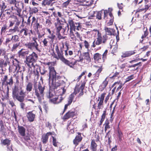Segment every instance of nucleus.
Segmentation results:
<instances>
[{"mask_svg":"<svg viewBox=\"0 0 151 151\" xmlns=\"http://www.w3.org/2000/svg\"><path fill=\"white\" fill-rule=\"evenodd\" d=\"M61 45H62L59 48L58 45L55 46V50L57 54L54 51L52 54V56L57 60H60L65 65L70 68H74L77 65V60L72 57L68 59L65 58L63 55L64 48V43L62 42Z\"/></svg>","mask_w":151,"mask_h":151,"instance_id":"nucleus-1","label":"nucleus"},{"mask_svg":"<svg viewBox=\"0 0 151 151\" xmlns=\"http://www.w3.org/2000/svg\"><path fill=\"white\" fill-rule=\"evenodd\" d=\"M52 62H49L47 64L49 66V81L50 83L51 82L52 88L54 89H56L57 88L63 84L65 82L61 80L60 76H58L56 77L57 73L53 66L50 65L52 64Z\"/></svg>","mask_w":151,"mask_h":151,"instance_id":"nucleus-2","label":"nucleus"},{"mask_svg":"<svg viewBox=\"0 0 151 151\" xmlns=\"http://www.w3.org/2000/svg\"><path fill=\"white\" fill-rule=\"evenodd\" d=\"M26 92L24 91L22 88L19 91L18 86H15L12 88V97L14 99H17L21 102L20 105L21 108L24 110L25 106V104L23 102L24 98L26 96Z\"/></svg>","mask_w":151,"mask_h":151,"instance_id":"nucleus-3","label":"nucleus"},{"mask_svg":"<svg viewBox=\"0 0 151 151\" xmlns=\"http://www.w3.org/2000/svg\"><path fill=\"white\" fill-rule=\"evenodd\" d=\"M92 34L96 35L97 34V37L95 39L92 44L91 45V47L94 48L96 46L99 45L101 44H106L110 38L107 36L106 35L102 34L99 30L94 29L92 31Z\"/></svg>","mask_w":151,"mask_h":151,"instance_id":"nucleus-4","label":"nucleus"},{"mask_svg":"<svg viewBox=\"0 0 151 151\" xmlns=\"http://www.w3.org/2000/svg\"><path fill=\"white\" fill-rule=\"evenodd\" d=\"M38 59L37 55L34 52H32V53L29 56H26L25 62L26 65L29 67V72H32V67H35L34 63L36 62Z\"/></svg>","mask_w":151,"mask_h":151,"instance_id":"nucleus-5","label":"nucleus"},{"mask_svg":"<svg viewBox=\"0 0 151 151\" xmlns=\"http://www.w3.org/2000/svg\"><path fill=\"white\" fill-rule=\"evenodd\" d=\"M12 65H10L9 70L12 72L14 71V72L17 71V72H24L25 70L24 66H22L21 63L16 58H14L12 57Z\"/></svg>","mask_w":151,"mask_h":151,"instance_id":"nucleus-6","label":"nucleus"},{"mask_svg":"<svg viewBox=\"0 0 151 151\" xmlns=\"http://www.w3.org/2000/svg\"><path fill=\"white\" fill-rule=\"evenodd\" d=\"M34 90L35 95L38 99L39 102L41 103L42 100L44 99V86H42L41 83L39 82L37 86L36 84L34 85Z\"/></svg>","mask_w":151,"mask_h":151,"instance_id":"nucleus-7","label":"nucleus"},{"mask_svg":"<svg viewBox=\"0 0 151 151\" xmlns=\"http://www.w3.org/2000/svg\"><path fill=\"white\" fill-rule=\"evenodd\" d=\"M8 76L5 75L4 76L3 79L2 80V84L6 86L9 85L10 86H12L13 83V78L11 76L9 79H8ZM9 88L8 86H7L6 88V90L5 94L4 96L5 99H9Z\"/></svg>","mask_w":151,"mask_h":151,"instance_id":"nucleus-8","label":"nucleus"},{"mask_svg":"<svg viewBox=\"0 0 151 151\" xmlns=\"http://www.w3.org/2000/svg\"><path fill=\"white\" fill-rule=\"evenodd\" d=\"M32 40L31 42L25 44L24 46L29 49L35 50L39 52H40L41 50L39 47V44L37 41V38L36 36L32 37Z\"/></svg>","mask_w":151,"mask_h":151,"instance_id":"nucleus-9","label":"nucleus"},{"mask_svg":"<svg viewBox=\"0 0 151 151\" xmlns=\"http://www.w3.org/2000/svg\"><path fill=\"white\" fill-rule=\"evenodd\" d=\"M86 81V76H85L83 81H81L82 83L80 86L79 87L78 86H75L73 94H74L76 95L79 93L78 96V97H80L82 96L84 94L83 89L85 88Z\"/></svg>","mask_w":151,"mask_h":151,"instance_id":"nucleus-10","label":"nucleus"},{"mask_svg":"<svg viewBox=\"0 0 151 151\" xmlns=\"http://www.w3.org/2000/svg\"><path fill=\"white\" fill-rule=\"evenodd\" d=\"M94 137L95 139H92L91 140L90 148L91 151H97L98 145L96 142L100 141V137L98 134L95 135Z\"/></svg>","mask_w":151,"mask_h":151,"instance_id":"nucleus-11","label":"nucleus"},{"mask_svg":"<svg viewBox=\"0 0 151 151\" xmlns=\"http://www.w3.org/2000/svg\"><path fill=\"white\" fill-rule=\"evenodd\" d=\"M77 114V112L75 109L73 110H71L68 111L64 115L62 118L64 121H65L70 118H73L76 116Z\"/></svg>","mask_w":151,"mask_h":151,"instance_id":"nucleus-12","label":"nucleus"},{"mask_svg":"<svg viewBox=\"0 0 151 151\" xmlns=\"http://www.w3.org/2000/svg\"><path fill=\"white\" fill-rule=\"evenodd\" d=\"M53 15L56 18V22L54 23V25H61V20L59 19V17L62 18L63 15L61 12H54L53 13Z\"/></svg>","mask_w":151,"mask_h":151,"instance_id":"nucleus-13","label":"nucleus"},{"mask_svg":"<svg viewBox=\"0 0 151 151\" xmlns=\"http://www.w3.org/2000/svg\"><path fill=\"white\" fill-rule=\"evenodd\" d=\"M36 111L35 110H32L27 113L26 116L28 121L31 122H33L36 116Z\"/></svg>","mask_w":151,"mask_h":151,"instance_id":"nucleus-14","label":"nucleus"},{"mask_svg":"<svg viewBox=\"0 0 151 151\" xmlns=\"http://www.w3.org/2000/svg\"><path fill=\"white\" fill-rule=\"evenodd\" d=\"M55 29L56 30V32L57 35V37L58 40H60L61 39H64L66 37H63L62 36L60 33V31L62 28V26L61 25H55Z\"/></svg>","mask_w":151,"mask_h":151,"instance_id":"nucleus-15","label":"nucleus"},{"mask_svg":"<svg viewBox=\"0 0 151 151\" xmlns=\"http://www.w3.org/2000/svg\"><path fill=\"white\" fill-rule=\"evenodd\" d=\"M78 135H77L75 139L73 140V144L76 146H77L79 143L82 141L83 137L81 136V133L79 132L77 133Z\"/></svg>","mask_w":151,"mask_h":151,"instance_id":"nucleus-16","label":"nucleus"},{"mask_svg":"<svg viewBox=\"0 0 151 151\" xmlns=\"http://www.w3.org/2000/svg\"><path fill=\"white\" fill-rule=\"evenodd\" d=\"M137 50L135 49L133 50L126 51L122 53L121 57L123 58L130 57L134 54L137 52Z\"/></svg>","mask_w":151,"mask_h":151,"instance_id":"nucleus-17","label":"nucleus"},{"mask_svg":"<svg viewBox=\"0 0 151 151\" xmlns=\"http://www.w3.org/2000/svg\"><path fill=\"white\" fill-rule=\"evenodd\" d=\"M29 30L26 28H24L21 29L19 32V34H22L23 35L22 37L25 38L27 36H30V34L29 32Z\"/></svg>","mask_w":151,"mask_h":151,"instance_id":"nucleus-18","label":"nucleus"},{"mask_svg":"<svg viewBox=\"0 0 151 151\" xmlns=\"http://www.w3.org/2000/svg\"><path fill=\"white\" fill-rule=\"evenodd\" d=\"M94 66L96 68H98L96 73L93 75L94 79L96 80L99 78L100 74L103 70V68L102 66L99 67L97 65H94Z\"/></svg>","mask_w":151,"mask_h":151,"instance_id":"nucleus-19","label":"nucleus"},{"mask_svg":"<svg viewBox=\"0 0 151 151\" xmlns=\"http://www.w3.org/2000/svg\"><path fill=\"white\" fill-rule=\"evenodd\" d=\"M9 18H11V19L9 21V27H13L15 24L16 20L17 19V16L14 15H10Z\"/></svg>","mask_w":151,"mask_h":151,"instance_id":"nucleus-20","label":"nucleus"},{"mask_svg":"<svg viewBox=\"0 0 151 151\" xmlns=\"http://www.w3.org/2000/svg\"><path fill=\"white\" fill-rule=\"evenodd\" d=\"M102 55L100 53H96L93 55V58L95 61L100 63L102 60Z\"/></svg>","mask_w":151,"mask_h":151,"instance_id":"nucleus-21","label":"nucleus"},{"mask_svg":"<svg viewBox=\"0 0 151 151\" xmlns=\"http://www.w3.org/2000/svg\"><path fill=\"white\" fill-rule=\"evenodd\" d=\"M83 56L84 60L86 61V64H88L91 61V58L90 57L89 52H86L83 53Z\"/></svg>","mask_w":151,"mask_h":151,"instance_id":"nucleus-22","label":"nucleus"},{"mask_svg":"<svg viewBox=\"0 0 151 151\" xmlns=\"http://www.w3.org/2000/svg\"><path fill=\"white\" fill-rule=\"evenodd\" d=\"M46 30L49 33V34L50 35L47 36V37L48 38L50 39V42L51 43H53L54 40L55 38V36L53 33V32H52L50 29L49 28H47Z\"/></svg>","mask_w":151,"mask_h":151,"instance_id":"nucleus-23","label":"nucleus"},{"mask_svg":"<svg viewBox=\"0 0 151 151\" xmlns=\"http://www.w3.org/2000/svg\"><path fill=\"white\" fill-rule=\"evenodd\" d=\"M24 50L22 49L18 52V55L19 56L20 58H25V57L29 53V50H26L24 51Z\"/></svg>","mask_w":151,"mask_h":151,"instance_id":"nucleus-24","label":"nucleus"},{"mask_svg":"<svg viewBox=\"0 0 151 151\" xmlns=\"http://www.w3.org/2000/svg\"><path fill=\"white\" fill-rule=\"evenodd\" d=\"M64 98L62 97H60V98L59 99V101H57L58 100V97H56L52 99H50V101L54 104H58L61 103L62 101L63 100Z\"/></svg>","mask_w":151,"mask_h":151,"instance_id":"nucleus-25","label":"nucleus"},{"mask_svg":"<svg viewBox=\"0 0 151 151\" xmlns=\"http://www.w3.org/2000/svg\"><path fill=\"white\" fill-rule=\"evenodd\" d=\"M107 77L99 86V89L101 91H103L106 88L108 83V81L107 80Z\"/></svg>","mask_w":151,"mask_h":151,"instance_id":"nucleus-26","label":"nucleus"},{"mask_svg":"<svg viewBox=\"0 0 151 151\" xmlns=\"http://www.w3.org/2000/svg\"><path fill=\"white\" fill-rule=\"evenodd\" d=\"M17 128L19 134L22 136H24L26 132V129L24 127L22 126L18 125Z\"/></svg>","mask_w":151,"mask_h":151,"instance_id":"nucleus-27","label":"nucleus"},{"mask_svg":"<svg viewBox=\"0 0 151 151\" xmlns=\"http://www.w3.org/2000/svg\"><path fill=\"white\" fill-rule=\"evenodd\" d=\"M52 134L51 132H47L45 134H43L42 136V141L44 144H46L48 141V136Z\"/></svg>","mask_w":151,"mask_h":151,"instance_id":"nucleus-28","label":"nucleus"},{"mask_svg":"<svg viewBox=\"0 0 151 151\" xmlns=\"http://www.w3.org/2000/svg\"><path fill=\"white\" fill-rule=\"evenodd\" d=\"M144 5H143L142 8L143 10L147 11L151 6V4L149 2L150 0H144Z\"/></svg>","mask_w":151,"mask_h":151,"instance_id":"nucleus-29","label":"nucleus"},{"mask_svg":"<svg viewBox=\"0 0 151 151\" xmlns=\"http://www.w3.org/2000/svg\"><path fill=\"white\" fill-rule=\"evenodd\" d=\"M104 19L106 20V21H108V19H111V16L110 14H112L111 12H109L107 10H104Z\"/></svg>","mask_w":151,"mask_h":151,"instance_id":"nucleus-30","label":"nucleus"},{"mask_svg":"<svg viewBox=\"0 0 151 151\" xmlns=\"http://www.w3.org/2000/svg\"><path fill=\"white\" fill-rule=\"evenodd\" d=\"M138 65H139L140 66H141V62H139L138 63H137L136 64L132 65H129L128 67L129 68H132V69L130 70V71H134L138 69V67H137L135 68V67Z\"/></svg>","mask_w":151,"mask_h":151,"instance_id":"nucleus-31","label":"nucleus"},{"mask_svg":"<svg viewBox=\"0 0 151 151\" xmlns=\"http://www.w3.org/2000/svg\"><path fill=\"white\" fill-rule=\"evenodd\" d=\"M104 30H105V33L104 34L106 35L107 36L109 37V36H111L114 35V34H113L111 32V31L113 30V29L105 27L104 28Z\"/></svg>","mask_w":151,"mask_h":151,"instance_id":"nucleus-32","label":"nucleus"},{"mask_svg":"<svg viewBox=\"0 0 151 151\" xmlns=\"http://www.w3.org/2000/svg\"><path fill=\"white\" fill-rule=\"evenodd\" d=\"M143 6L142 4L141 5L139 6V9L136 10L135 12V14L137 16V18H140V15L139 14V12L142 11H144V13H145L147 11L145 10H143L142 8V6Z\"/></svg>","mask_w":151,"mask_h":151,"instance_id":"nucleus-33","label":"nucleus"},{"mask_svg":"<svg viewBox=\"0 0 151 151\" xmlns=\"http://www.w3.org/2000/svg\"><path fill=\"white\" fill-rule=\"evenodd\" d=\"M8 29V26L6 24L3 25L1 27L0 34L1 35H4L6 32V30Z\"/></svg>","mask_w":151,"mask_h":151,"instance_id":"nucleus-34","label":"nucleus"},{"mask_svg":"<svg viewBox=\"0 0 151 151\" xmlns=\"http://www.w3.org/2000/svg\"><path fill=\"white\" fill-rule=\"evenodd\" d=\"M12 42L13 43L20 42V38L19 36L17 35L12 36Z\"/></svg>","mask_w":151,"mask_h":151,"instance_id":"nucleus-35","label":"nucleus"},{"mask_svg":"<svg viewBox=\"0 0 151 151\" xmlns=\"http://www.w3.org/2000/svg\"><path fill=\"white\" fill-rule=\"evenodd\" d=\"M20 42L13 43V46L11 48V51L15 52L17 50V49L20 46Z\"/></svg>","mask_w":151,"mask_h":151,"instance_id":"nucleus-36","label":"nucleus"},{"mask_svg":"<svg viewBox=\"0 0 151 151\" xmlns=\"http://www.w3.org/2000/svg\"><path fill=\"white\" fill-rule=\"evenodd\" d=\"M33 84L31 82H29L26 86V90L27 93L32 91V89Z\"/></svg>","mask_w":151,"mask_h":151,"instance_id":"nucleus-37","label":"nucleus"},{"mask_svg":"<svg viewBox=\"0 0 151 151\" xmlns=\"http://www.w3.org/2000/svg\"><path fill=\"white\" fill-rule=\"evenodd\" d=\"M16 9H15V11L16 12H15L14 13L16 15H18L19 17L22 18V15L21 14V12L22 11V9L19 8L17 7H17H15Z\"/></svg>","mask_w":151,"mask_h":151,"instance_id":"nucleus-38","label":"nucleus"},{"mask_svg":"<svg viewBox=\"0 0 151 151\" xmlns=\"http://www.w3.org/2000/svg\"><path fill=\"white\" fill-rule=\"evenodd\" d=\"M7 65L6 62L2 59H0V68L2 70L3 68H5Z\"/></svg>","mask_w":151,"mask_h":151,"instance_id":"nucleus-39","label":"nucleus"},{"mask_svg":"<svg viewBox=\"0 0 151 151\" xmlns=\"http://www.w3.org/2000/svg\"><path fill=\"white\" fill-rule=\"evenodd\" d=\"M117 131L118 133L117 136L118 137L119 141L121 142L122 140V138L123 136V133L119 129V124L118 125Z\"/></svg>","mask_w":151,"mask_h":151,"instance_id":"nucleus-40","label":"nucleus"},{"mask_svg":"<svg viewBox=\"0 0 151 151\" xmlns=\"http://www.w3.org/2000/svg\"><path fill=\"white\" fill-rule=\"evenodd\" d=\"M68 23L70 26V30H73L74 29L75 23L72 19H69L68 20Z\"/></svg>","mask_w":151,"mask_h":151,"instance_id":"nucleus-41","label":"nucleus"},{"mask_svg":"<svg viewBox=\"0 0 151 151\" xmlns=\"http://www.w3.org/2000/svg\"><path fill=\"white\" fill-rule=\"evenodd\" d=\"M2 143L4 145H6L7 149H9V146L10 143V140L8 139L4 140L2 142Z\"/></svg>","mask_w":151,"mask_h":151,"instance_id":"nucleus-42","label":"nucleus"},{"mask_svg":"<svg viewBox=\"0 0 151 151\" xmlns=\"http://www.w3.org/2000/svg\"><path fill=\"white\" fill-rule=\"evenodd\" d=\"M49 38H45L43 40H42V42L43 44V46L44 47H47L49 46Z\"/></svg>","mask_w":151,"mask_h":151,"instance_id":"nucleus-43","label":"nucleus"},{"mask_svg":"<svg viewBox=\"0 0 151 151\" xmlns=\"http://www.w3.org/2000/svg\"><path fill=\"white\" fill-rule=\"evenodd\" d=\"M73 30H70L69 36L71 39V41H76V37L75 36V34L73 33Z\"/></svg>","mask_w":151,"mask_h":151,"instance_id":"nucleus-44","label":"nucleus"},{"mask_svg":"<svg viewBox=\"0 0 151 151\" xmlns=\"http://www.w3.org/2000/svg\"><path fill=\"white\" fill-rule=\"evenodd\" d=\"M83 43L85 48L88 50L90 46V42H89L88 41L86 40H84Z\"/></svg>","mask_w":151,"mask_h":151,"instance_id":"nucleus-45","label":"nucleus"},{"mask_svg":"<svg viewBox=\"0 0 151 151\" xmlns=\"http://www.w3.org/2000/svg\"><path fill=\"white\" fill-rule=\"evenodd\" d=\"M106 114V110L104 111L103 112V113L101 116V118L100 121L99 125L101 126L102 125L103 122L105 119Z\"/></svg>","mask_w":151,"mask_h":151,"instance_id":"nucleus-46","label":"nucleus"},{"mask_svg":"<svg viewBox=\"0 0 151 151\" xmlns=\"http://www.w3.org/2000/svg\"><path fill=\"white\" fill-rule=\"evenodd\" d=\"M74 29H73L74 31H75L76 29L77 30H80L81 29L82 26L81 24L80 23H75Z\"/></svg>","mask_w":151,"mask_h":151,"instance_id":"nucleus-47","label":"nucleus"},{"mask_svg":"<svg viewBox=\"0 0 151 151\" xmlns=\"http://www.w3.org/2000/svg\"><path fill=\"white\" fill-rule=\"evenodd\" d=\"M109 124V120L108 119H106L104 124L105 126L104 130L105 132L108 129H109L110 128Z\"/></svg>","mask_w":151,"mask_h":151,"instance_id":"nucleus-48","label":"nucleus"},{"mask_svg":"<svg viewBox=\"0 0 151 151\" xmlns=\"http://www.w3.org/2000/svg\"><path fill=\"white\" fill-rule=\"evenodd\" d=\"M33 27L35 31L38 33L39 32V29L42 28V25H40L39 23H37L35 25L33 26Z\"/></svg>","mask_w":151,"mask_h":151,"instance_id":"nucleus-49","label":"nucleus"},{"mask_svg":"<svg viewBox=\"0 0 151 151\" xmlns=\"http://www.w3.org/2000/svg\"><path fill=\"white\" fill-rule=\"evenodd\" d=\"M149 33L147 28L146 30L144 31V34L141 37V38L142 39V40L140 41L141 43H142L144 40L143 39L145 38L148 35Z\"/></svg>","mask_w":151,"mask_h":151,"instance_id":"nucleus-50","label":"nucleus"},{"mask_svg":"<svg viewBox=\"0 0 151 151\" xmlns=\"http://www.w3.org/2000/svg\"><path fill=\"white\" fill-rule=\"evenodd\" d=\"M111 16V19H108L109 22H108L106 24V25L107 26H110L111 25L113 24V22L114 21V17L113 15V14H110Z\"/></svg>","mask_w":151,"mask_h":151,"instance_id":"nucleus-51","label":"nucleus"},{"mask_svg":"<svg viewBox=\"0 0 151 151\" xmlns=\"http://www.w3.org/2000/svg\"><path fill=\"white\" fill-rule=\"evenodd\" d=\"M74 97V96L73 94H71L70 95L68 98V102L67 104L69 105H70L73 100Z\"/></svg>","mask_w":151,"mask_h":151,"instance_id":"nucleus-52","label":"nucleus"},{"mask_svg":"<svg viewBox=\"0 0 151 151\" xmlns=\"http://www.w3.org/2000/svg\"><path fill=\"white\" fill-rule=\"evenodd\" d=\"M5 3L2 1L1 4H0V7H1V12L3 13L5 9L6 8L7 6L5 5Z\"/></svg>","mask_w":151,"mask_h":151,"instance_id":"nucleus-53","label":"nucleus"},{"mask_svg":"<svg viewBox=\"0 0 151 151\" xmlns=\"http://www.w3.org/2000/svg\"><path fill=\"white\" fill-rule=\"evenodd\" d=\"M64 2L62 4L63 7L66 8L68 6L70 2L71 1V0H62Z\"/></svg>","mask_w":151,"mask_h":151,"instance_id":"nucleus-54","label":"nucleus"},{"mask_svg":"<svg viewBox=\"0 0 151 151\" xmlns=\"http://www.w3.org/2000/svg\"><path fill=\"white\" fill-rule=\"evenodd\" d=\"M96 18L99 20L101 19V16L103 14V13L102 11H99L96 12Z\"/></svg>","mask_w":151,"mask_h":151,"instance_id":"nucleus-55","label":"nucleus"},{"mask_svg":"<svg viewBox=\"0 0 151 151\" xmlns=\"http://www.w3.org/2000/svg\"><path fill=\"white\" fill-rule=\"evenodd\" d=\"M119 72H115L113 75L112 76L110 77V78L112 79H115L116 78H119V76H119Z\"/></svg>","mask_w":151,"mask_h":151,"instance_id":"nucleus-56","label":"nucleus"},{"mask_svg":"<svg viewBox=\"0 0 151 151\" xmlns=\"http://www.w3.org/2000/svg\"><path fill=\"white\" fill-rule=\"evenodd\" d=\"M108 53V50H106L102 55V59L104 62V61L107 58V55Z\"/></svg>","mask_w":151,"mask_h":151,"instance_id":"nucleus-57","label":"nucleus"},{"mask_svg":"<svg viewBox=\"0 0 151 151\" xmlns=\"http://www.w3.org/2000/svg\"><path fill=\"white\" fill-rule=\"evenodd\" d=\"M65 44L66 47V49L64 51L65 52V55L66 57H67L68 56V51L69 50V45L67 41L65 42Z\"/></svg>","mask_w":151,"mask_h":151,"instance_id":"nucleus-58","label":"nucleus"},{"mask_svg":"<svg viewBox=\"0 0 151 151\" xmlns=\"http://www.w3.org/2000/svg\"><path fill=\"white\" fill-rule=\"evenodd\" d=\"M106 94V93L105 92H104L103 93H101L100 96L98 97L99 99H98V101H99L104 102V98Z\"/></svg>","mask_w":151,"mask_h":151,"instance_id":"nucleus-59","label":"nucleus"},{"mask_svg":"<svg viewBox=\"0 0 151 151\" xmlns=\"http://www.w3.org/2000/svg\"><path fill=\"white\" fill-rule=\"evenodd\" d=\"M38 20L36 19L35 17H33L32 18V21L31 22V25H33V26L38 23Z\"/></svg>","mask_w":151,"mask_h":151,"instance_id":"nucleus-60","label":"nucleus"},{"mask_svg":"<svg viewBox=\"0 0 151 151\" xmlns=\"http://www.w3.org/2000/svg\"><path fill=\"white\" fill-rule=\"evenodd\" d=\"M134 78V75L133 74L131 75L130 76H128L127 78L126 79L124 83H126L127 82H128L130 81L131 80L133 79Z\"/></svg>","mask_w":151,"mask_h":151,"instance_id":"nucleus-61","label":"nucleus"},{"mask_svg":"<svg viewBox=\"0 0 151 151\" xmlns=\"http://www.w3.org/2000/svg\"><path fill=\"white\" fill-rule=\"evenodd\" d=\"M103 101H99L97 105L98 109H102L103 108Z\"/></svg>","mask_w":151,"mask_h":151,"instance_id":"nucleus-62","label":"nucleus"},{"mask_svg":"<svg viewBox=\"0 0 151 151\" xmlns=\"http://www.w3.org/2000/svg\"><path fill=\"white\" fill-rule=\"evenodd\" d=\"M9 4L14 5L15 7H17V3H19L16 0H9Z\"/></svg>","mask_w":151,"mask_h":151,"instance_id":"nucleus-63","label":"nucleus"},{"mask_svg":"<svg viewBox=\"0 0 151 151\" xmlns=\"http://www.w3.org/2000/svg\"><path fill=\"white\" fill-rule=\"evenodd\" d=\"M40 72L42 75H44L47 72V71L45 67H43L42 69H40Z\"/></svg>","mask_w":151,"mask_h":151,"instance_id":"nucleus-64","label":"nucleus"}]
</instances>
